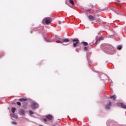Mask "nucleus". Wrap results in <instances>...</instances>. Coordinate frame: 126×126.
Wrapping results in <instances>:
<instances>
[{"instance_id": "17", "label": "nucleus", "mask_w": 126, "mask_h": 126, "mask_svg": "<svg viewBox=\"0 0 126 126\" xmlns=\"http://www.w3.org/2000/svg\"><path fill=\"white\" fill-rule=\"evenodd\" d=\"M83 43L84 46H87V45H88V43L86 42H83Z\"/></svg>"}, {"instance_id": "10", "label": "nucleus", "mask_w": 126, "mask_h": 126, "mask_svg": "<svg viewBox=\"0 0 126 126\" xmlns=\"http://www.w3.org/2000/svg\"><path fill=\"white\" fill-rule=\"evenodd\" d=\"M19 101H20V102H25V101H27V99H26V98H20Z\"/></svg>"}, {"instance_id": "26", "label": "nucleus", "mask_w": 126, "mask_h": 126, "mask_svg": "<svg viewBox=\"0 0 126 126\" xmlns=\"http://www.w3.org/2000/svg\"><path fill=\"white\" fill-rule=\"evenodd\" d=\"M89 10H88L87 11H89Z\"/></svg>"}, {"instance_id": "27", "label": "nucleus", "mask_w": 126, "mask_h": 126, "mask_svg": "<svg viewBox=\"0 0 126 126\" xmlns=\"http://www.w3.org/2000/svg\"><path fill=\"white\" fill-rule=\"evenodd\" d=\"M47 41H48V42H50V41H49V40H47Z\"/></svg>"}, {"instance_id": "4", "label": "nucleus", "mask_w": 126, "mask_h": 126, "mask_svg": "<svg viewBox=\"0 0 126 126\" xmlns=\"http://www.w3.org/2000/svg\"><path fill=\"white\" fill-rule=\"evenodd\" d=\"M46 119H47L48 120H50V121L53 120V119H54V118L53 117V116L50 114L46 115Z\"/></svg>"}, {"instance_id": "13", "label": "nucleus", "mask_w": 126, "mask_h": 126, "mask_svg": "<svg viewBox=\"0 0 126 126\" xmlns=\"http://www.w3.org/2000/svg\"><path fill=\"white\" fill-rule=\"evenodd\" d=\"M11 111L12 113H13V114H14V113H15V111H16V109L14 107H13L12 108Z\"/></svg>"}, {"instance_id": "24", "label": "nucleus", "mask_w": 126, "mask_h": 126, "mask_svg": "<svg viewBox=\"0 0 126 126\" xmlns=\"http://www.w3.org/2000/svg\"><path fill=\"white\" fill-rule=\"evenodd\" d=\"M59 24H60V25H61V24H62V22L61 21H59Z\"/></svg>"}, {"instance_id": "1", "label": "nucleus", "mask_w": 126, "mask_h": 126, "mask_svg": "<svg viewBox=\"0 0 126 126\" xmlns=\"http://www.w3.org/2000/svg\"><path fill=\"white\" fill-rule=\"evenodd\" d=\"M39 107V105L36 102L33 101L32 103V109H37Z\"/></svg>"}, {"instance_id": "11", "label": "nucleus", "mask_w": 126, "mask_h": 126, "mask_svg": "<svg viewBox=\"0 0 126 126\" xmlns=\"http://www.w3.org/2000/svg\"><path fill=\"white\" fill-rule=\"evenodd\" d=\"M121 107H122L123 108V109H126V104H125L123 103H121Z\"/></svg>"}, {"instance_id": "8", "label": "nucleus", "mask_w": 126, "mask_h": 126, "mask_svg": "<svg viewBox=\"0 0 126 126\" xmlns=\"http://www.w3.org/2000/svg\"><path fill=\"white\" fill-rule=\"evenodd\" d=\"M20 115H21L22 116H24L25 115V112L23 110H21L20 111Z\"/></svg>"}, {"instance_id": "16", "label": "nucleus", "mask_w": 126, "mask_h": 126, "mask_svg": "<svg viewBox=\"0 0 126 126\" xmlns=\"http://www.w3.org/2000/svg\"><path fill=\"white\" fill-rule=\"evenodd\" d=\"M11 124H12V125H14L15 126H16V125H17V123L14 121H12L11 122Z\"/></svg>"}, {"instance_id": "20", "label": "nucleus", "mask_w": 126, "mask_h": 126, "mask_svg": "<svg viewBox=\"0 0 126 126\" xmlns=\"http://www.w3.org/2000/svg\"><path fill=\"white\" fill-rule=\"evenodd\" d=\"M57 43H63V41H61V40H58L56 41Z\"/></svg>"}, {"instance_id": "18", "label": "nucleus", "mask_w": 126, "mask_h": 126, "mask_svg": "<svg viewBox=\"0 0 126 126\" xmlns=\"http://www.w3.org/2000/svg\"><path fill=\"white\" fill-rule=\"evenodd\" d=\"M29 113L30 114V115H33L34 114V112H33L32 111L30 110L29 111Z\"/></svg>"}, {"instance_id": "3", "label": "nucleus", "mask_w": 126, "mask_h": 126, "mask_svg": "<svg viewBox=\"0 0 126 126\" xmlns=\"http://www.w3.org/2000/svg\"><path fill=\"white\" fill-rule=\"evenodd\" d=\"M72 41H73V47H76L77 44L79 43V40L78 39H72Z\"/></svg>"}, {"instance_id": "7", "label": "nucleus", "mask_w": 126, "mask_h": 126, "mask_svg": "<svg viewBox=\"0 0 126 126\" xmlns=\"http://www.w3.org/2000/svg\"><path fill=\"white\" fill-rule=\"evenodd\" d=\"M11 117L14 118V119H17V118H18V116L17 114H15L14 113H13V114H11Z\"/></svg>"}, {"instance_id": "15", "label": "nucleus", "mask_w": 126, "mask_h": 126, "mask_svg": "<svg viewBox=\"0 0 126 126\" xmlns=\"http://www.w3.org/2000/svg\"><path fill=\"white\" fill-rule=\"evenodd\" d=\"M122 48H123V46H122V45H119L117 47V48L118 49V50H122Z\"/></svg>"}, {"instance_id": "6", "label": "nucleus", "mask_w": 126, "mask_h": 126, "mask_svg": "<svg viewBox=\"0 0 126 126\" xmlns=\"http://www.w3.org/2000/svg\"><path fill=\"white\" fill-rule=\"evenodd\" d=\"M88 18L91 20V21H93V20H95V18H94L93 16L90 15L88 16Z\"/></svg>"}, {"instance_id": "5", "label": "nucleus", "mask_w": 126, "mask_h": 126, "mask_svg": "<svg viewBox=\"0 0 126 126\" xmlns=\"http://www.w3.org/2000/svg\"><path fill=\"white\" fill-rule=\"evenodd\" d=\"M111 106H112V103L111 102H109L106 106V109L107 110H109L110 108H111Z\"/></svg>"}, {"instance_id": "19", "label": "nucleus", "mask_w": 126, "mask_h": 126, "mask_svg": "<svg viewBox=\"0 0 126 126\" xmlns=\"http://www.w3.org/2000/svg\"><path fill=\"white\" fill-rule=\"evenodd\" d=\"M102 40H103V37H100L98 38L99 41H102Z\"/></svg>"}, {"instance_id": "21", "label": "nucleus", "mask_w": 126, "mask_h": 126, "mask_svg": "<svg viewBox=\"0 0 126 126\" xmlns=\"http://www.w3.org/2000/svg\"><path fill=\"white\" fill-rule=\"evenodd\" d=\"M17 104L18 105V106H20L21 105V103L20 102H17Z\"/></svg>"}, {"instance_id": "12", "label": "nucleus", "mask_w": 126, "mask_h": 126, "mask_svg": "<svg viewBox=\"0 0 126 126\" xmlns=\"http://www.w3.org/2000/svg\"><path fill=\"white\" fill-rule=\"evenodd\" d=\"M110 99H112L113 100H115V99L117 98L116 95H112L110 96Z\"/></svg>"}, {"instance_id": "25", "label": "nucleus", "mask_w": 126, "mask_h": 126, "mask_svg": "<svg viewBox=\"0 0 126 126\" xmlns=\"http://www.w3.org/2000/svg\"><path fill=\"white\" fill-rule=\"evenodd\" d=\"M97 42H98V40H97V41H96V43H97Z\"/></svg>"}, {"instance_id": "9", "label": "nucleus", "mask_w": 126, "mask_h": 126, "mask_svg": "<svg viewBox=\"0 0 126 126\" xmlns=\"http://www.w3.org/2000/svg\"><path fill=\"white\" fill-rule=\"evenodd\" d=\"M67 42H69V40L67 38H65L63 39V43H67Z\"/></svg>"}, {"instance_id": "23", "label": "nucleus", "mask_w": 126, "mask_h": 126, "mask_svg": "<svg viewBox=\"0 0 126 126\" xmlns=\"http://www.w3.org/2000/svg\"><path fill=\"white\" fill-rule=\"evenodd\" d=\"M43 121H44V122H47V119H43Z\"/></svg>"}, {"instance_id": "22", "label": "nucleus", "mask_w": 126, "mask_h": 126, "mask_svg": "<svg viewBox=\"0 0 126 126\" xmlns=\"http://www.w3.org/2000/svg\"><path fill=\"white\" fill-rule=\"evenodd\" d=\"M85 51H87V47H84Z\"/></svg>"}, {"instance_id": "2", "label": "nucleus", "mask_w": 126, "mask_h": 126, "mask_svg": "<svg viewBox=\"0 0 126 126\" xmlns=\"http://www.w3.org/2000/svg\"><path fill=\"white\" fill-rule=\"evenodd\" d=\"M45 21V23L46 24H50L52 22V19L51 18H45L43 20V22Z\"/></svg>"}, {"instance_id": "14", "label": "nucleus", "mask_w": 126, "mask_h": 126, "mask_svg": "<svg viewBox=\"0 0 126 126\" xmlns=\"http://www.w3.org/2000/svg\"><path fill=\"white\" fill-rule=\"evenodd\" d=\"M69 2L72 5H74V2L72 0H69Z\"/></svg>"}]
</instances>
